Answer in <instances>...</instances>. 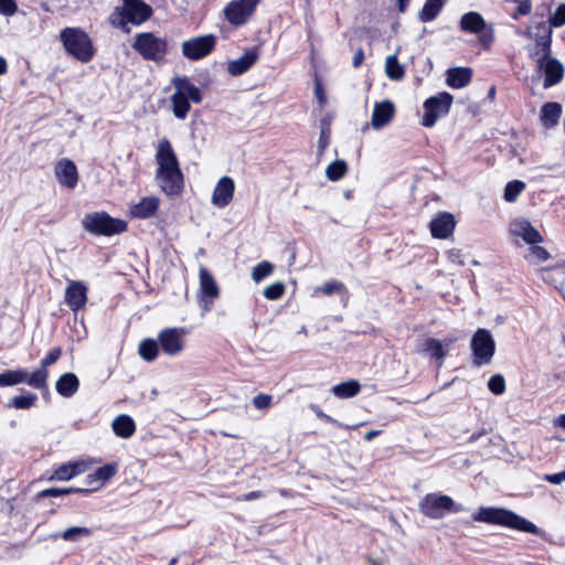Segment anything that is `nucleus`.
I'll return each instance as SVG.
<instances>
[{
	"instance_id": "nucleus-1",
	"label": "nucleus",
	"mask_w": 565,
	"mask_h": 565,
	"mask_svg": "<svg viewBox=\"0 0 565 565\" xmlns=\"http://www.w3.org/2000/svg\"><path fill=\"white\" fill-rule=\"evenodd\" d=\"M156 161L158 164L156 178L159 186L169 195L178 194L183 188V174L172 146L166 138L158 143Z\"/></svg>"
},
{
	"instance_id": "nucleus-2",
	"label": "nucleus",
	"mask_w": 565,
	"mask_h": 565,
	"mask_svg": "<svg viewBox=\"0 0 565 565\" xmlns=\"http://www.w3.org/2000/svg\"><path fill=\"white\" fill-rule=\"evenodd\" d=\"M472 519L478 522L508 526L522 532L540 535L539 527L514 512L501 508H480Z\"/></svg>"
},
{
	"instance_id": "nucleus-3",
	"label": "nucleus",
	"mask_w": 565,
	"mask_h": 565,
	"mask_svg": "<svg viewBox=\"0 0 565 565\" xmlns=\"http://www.w3.org/2000/svg\"><path fill=\"white\" fill-rule=\"evenodd\" d=\"M152 8L142 0H122V6L117 7L109 17L111 25L130 32L128 23L141 24L150 19Z\"/></svg>"
},
{
	"instance_id": "nucleus-4",
	"label": "nucleus",
	"mask_w": 565,
	"mask_h": 565,
	"mask_svg": "<svg viewBox=\"0 0 565 565\" xmlns=\"http://www.w3.org/2000/svg\"><path fill=\"white\" fill-rule=\"evenodd\" d=\"M65 51L83 63L89 62L95 54L88 34L79 28H65L60 33Z\"/></svg>"
},
{
	"instance_id": "nucleus-5",
	"label": "nucleus",
	"mask_w": 565,
	"mask_h": 565,
	"mask_svg": "<svg viewBox=\"0 0 565 565\" xmlns=\"http://www.w3.org/2000/svg\"><path fill=\"white\" fill-rule=\"evenodd\" d=\"M145 60L153 62H162L168 51L167 41L151 32H142L136 34L131 44Z\"/></svg>"
},
{
	"instance_id": "nucleus-6",
	"label": "nucleus",
	"mask_w": 565,
	"mask_h": 565,
	"mask_svg": "<svg viewBox=\"0 0 565 565\" xmlns=\"http://www.w3.org/2000/svg\"><path fill=\"white\" fill-rule=\"evenodd\" d=\"M82 224L87 232L106 236L122 233L127 228L126 222L119 218H113L105 212L86 214Z\"/></svg>"
},
{
	"instance_id": "nucleus-7",
	"label": "nucleus",
	"mask_w": 565,
	"mask_h": 565,
	"mask_svg": "<svg viewBox=\"0 0 565 565\" xmlns=\"http://www.w3.org/2000/svg\"><path fill=\"white\" fill-rule=\"evenodd\" d=\"M419 510L431 519H441L447 513L459 512L461 507L446 494L429 493L419 502Z\"/></svg>"
},
{
	"instance_id": "nucleus-8",
	"label": "nucleus",
	"mask_w": 565,
	"mask_h": 565,
	"mask_svg": "<svg viewBox=\"0 0 565 565\" xmlns=\"http://www.w3.org/2000/svg\"><path fill=\"white\" fill-rule=\"evenodd\" d=\"M470 347L473 354V365L481 366L491 362L495 343L489 330L478 329L472 335Z\"/></svg>"
},
{
	"instance_id": "nucleus-9",
	"label": "nucleus",
	"mask_w": 565,
	"mask_h": 565,
	"mask_svg": "<svg viewBox=\"0 0 565 565\" xmlns=\"http://www.w3.org/2000/svg\"><path fill=\"white\" fill-rule=\"evenodd\" d=\"M454 97L447 92L431 96L424 103L425 113L422 124L425 127H433L440 116L447 115L452 104Z\"/></svg>"
},
{
	"instance_id": "nucleus-10",
	"label": "nucleus",
	"mask_w": 565,
	"mask_h": 565,
	"mask_svg": "<svg viewBox=\"0 0 565 565\" xmlns=\"http://www.w3.org/2000/svg\"><path fill=\"white\" fill-rule=\"evenodd\" d=\"M509 235L518 246H520L521 243L533 245L543 242V236L541 233L532 225L529 220L524 217H518L510 222Z\"/></svg>"
},
{
	"instance_id": "nucleus-11",
	"label": "nucleus",
	"mask_w": 565,
	"mask_h": 565,
	"mask_svg": "<svg viewBox=\"0 0 565 565\" xmlns=\"http://www.w3.org/2000/svg\"><path fill=\"white\" fill-rule=\"evenodd\" d=\"M199 302L204 312L212 309L214 301L220 297V287L212 274L205 268H200Z\"/></svg>"
},
{
	"instance_id": "nucleus-12",
	"label": "nucleus",
	"mask_w": 565,
	"mask_h": 565,
	"mask_svg": "<svg viewBox=\"0 0 565 565\" xmlns=\"http://www.w3.org/2000/svg\"><path fill=\"white\" fill-rule=\"evenodd\" d=\"M215 43L213 34L192 38L182 43V54L192 61L200 60L213 51Z\"/></svg>"
},
{
	"instance_id": "nucleus-13",
	"label": "nucleus",
	"mask_w": 565,
	"mask_h": 565,
	"mask_svg": "<svg viewBox=\"0 0 565 565\" xmlns=\"http://www.w3.org/2000/svg\"><path fill=\"white\" fill-rule=\"evenodd\" d=\"M186 331L183 328H166L158 334L161 350L168 355H178L184 349V337Z\"/></svg>"
},
{
	"instance_id": "nucleus-14",
	"label": "nucleus",
	"mask_w": 565,
	"mask_h": 565,
	"mask_svg": "<svg viewBox=\"0 0 565 565\" xmlns=\"http://www.w3.org/2000/svg\"><path fill=\"white\" fill-rule=\"evenodd\" d=\"M259 0H234L224 8L225 19L233 25L244 24L253 14Z\"/></svg>"
},
{
	"instance_id": "nucleus-15",
	"label": "nucleus",
	"mask_w": 565,
	"mask_h": 565,
	"mask_svg": "<svg viewBox=\"0 0 565 565\" xmlns=\"http://www.w3.org/2000/svg\"><path fill=\"white\" fill-rule=\"evenodd\" d=\"M88 288L83 281L71 280L65 289L64 300L73 312L83 309L87 302Z\"/></svg>"
},
{
	"instance_id": "nucleus-16",
	"label": "nucleus",
	"mask_w": 565,
	"mask_h": 565,
	"mask_svg": "<svg viewBox=\"0 0 565 565\" xmlns=\"http://www.w3.org/2000/svg\"><path fill=\"white\" fill-rule=\"evenodd\" d=\"M536 63L537 67L544 73L543 86L545 88L554 86L563 79L564 67L558 60L550 56L546 60L537 58Z\"/></svg>"
},
{
	"instance_id": "nucleus-17",
	"label": "nucleus",
	"mask_w": 565,
	"mask_h": 565,
	"mask_svg": "<svg viewBox=\"0 0 565 565\" xmlns=\"http://www.w3.org/2000/svg\"><path fill=\"white\" fill-rule=\"evenodd\" d=\"M55 177L57 181L65 185L68 189H73L76 186L78 181V174L76 166L73 161L68 159L60 160L54 169Z\"/></svg>"
},
{
	"instance_id": "nucleus-18",
	"label": "nucleus",
	"mask_w": 565,
	"mask_h": 565,
	"mask_svg": "<svg viewBox=\"0 0 565 565\" xmlns=\"http://www.w3.org/2000/svg\"><path fill=\"white\" fill-rule=\"evenodd\" d=\"M234 190V181L230 177H222L213 191L212 203L218 207L228 205L233 199Z\"/></svg>"
},
{
	"instance_id": "nucleus-19",
	"label": "nucleus",
	"mask_w": 565,
	"mask_h": 565,
	"mask_svg": "<svg viewBox=\"0 0 565 565\" xmlns=\"http://www.w3.org/2000/svg\"><path fill=\"white\" fill-rule=\"evenodd\" d=\"M395 114L394 104L390 100H384L375 104L372 117L371 125L374 129H381L384 126L388 125L393 119Z\"/></svg>"
},
{
	"instance_id": "nucleus-20",
	"label": "nucleus",
	"mask_w": 565,
	"mask_h": 565,
	"mask_svg": "<svg viewBox=\"0 0 565 565\" xmlns=\"http://www.w3.org/2000/svg\"><path fill=\"white\" fill-rule=\"evenodd\" d=\"M455 218L450 213H440L430 222L431 235L437 238H447L455 230Z\"/></svg>"
},
{
	"instance_id": "nucleus-21",
	"label": "nucleus",
	"mask_w": 565,
	"mask_h": 565,
	"mask_svg": "<svg viewBox=\"0 0 565 565\" xmlns=\"http://www.w3.org/2000/svg\"><path fill=\"white\" fill-rule=\"evenodd\" d=\"M258 60V52L256 49L248 50L239 58L230 61L227 71L233 76H238L248 71Z\"/></svg>"
},
{
	"instance_id": "nucleus-22",
	"label": "nucleus",
	"mask_w": 565,
	"mask_h": 565,
	"mask_svg": "<svg viewBox=\"0 0 565 565\" xmlns=\"http://www.w3.org/2000/svg\"><path fill=\"white\" fill-rule=\"evenodd\" d=\"M562 105L556 102L545 103L540 113V121L546 129L554 128L561 118Z\"/></svg>"
},
{
	"instance_id": "nucleus-23",
	"label": "nucleus",
	"mask_w": 565,
	"mask_h": 565,
	"mask_svg": "<svg viewBox=\"0 0 565 565\" xmlns=\"http://www.w3.org/2000/svg\"><path fill=\"white\" fill-rule=\"evenodd\" d=\"M174 92L181 94L185 98L199 104L202 100L201 90L193 85L186 77H175L172 81Z\"/></svg>"
},
{
	"instance_id": "nucleus-24",
	"label": "nucleus",
	"mask_w": 565,
	"mask_h": 565,
	"mask_svg": "<svg viewBox=\"0 0 565 565\" xmlns=\"http://www.w3.org/2000/svg\"><path fill=\"white\" fill-rule=\"evenodd\" d=\"M446 82L452 88L467 86L472 77V70L469 67H454L447 71Z\"/></svg>"
},
{
	"instance_id": "nucleus-25",
	"label": "nucleus",
	"mask_w": 565,
	"mask_h": 565,
	"mask_svg": "<svg viewBox=\"0 0 565 565\" xmlns=\"http://www.w3.org/2000/svg\"><path fill=\"white\" fill-rule=\"evenodd\" d=\"M540 274L542 279L555 288L562 290L565 286V264H558L548 268H541Z\"/></svg>"
},
{
	"instance_id": "nucleus-26",
	"label": "nucleus",
	"mask_w": 565,
	"mask_h": 565,
	"mask_svg": "<svg viewBox=\"0 0 565 565\" xmlns=\"http://www.w3.org/2000/svg\"><path fill=\"white\" fill-rule=\"evenodd\" d=\"M459 25L462 31L473 34L481 33L487 28L482 15L475 11L465 13L460 19Z\"/></svg>"
},
{
	"instance_id": "nucleus-27",
	"label": "nucleus",
	"mask_w": 565,
	"mask_h": 565,
	"mask_svg": "<svg viewBox=\"0 0 565 565\" xmlns=\"http://www.w3.org/2000/svg\"><path fill=\"white\" fill-rule=\"evenodd\" d=\"M88 469V465L84 461H76L60 466L51 477L61 481L70 480L73 477L85 472Z\"/></svg>"
},
{
	"instance_id": "nucleus-28",
	"label": "nucleus",
	"mask_w": 565,
	"mask_h": 565,
	"mask_svg": "<svg viewBox=\"0 0 565 565\" xmlns=\"http://www.w3.org/2000/svg\"><path fill=\"white\" fill-rule=\"evenodd\" d=\"M159 200L154 196L143 198L138 204L131 207V215L138 218H148L156 214Z\"/></svg>"
},
{
	"instance_id": "nucleus-29",
	"label": "nucleus",
	"mask_w": 565,
	"mask_h": 565,
	"mask_svg": "<svg viewBox=\"0 0 565 565\" xmlns=\"http://www.w3.org/2000/svg\"><path fill=\"white\" fill-rule=\"evenodd\" d=\"M56 391L64 397L73 396L79 387V381L74 373H65L56 382Z\"/></svg>"
},
{
	"instance_id": "nucleus-30",
	"label": "nucleus",
	"mask_w": 565,
	"mask_h": 565,
	"mask_svg": "<svg viewBox=\"0 0 565 565\" xmlns=\"http://www.w3.org/2000/svg\"><path fill=\"white\" fill-rule=\"evenodd\" d=\"M114 433L121 438H129L136 430L132 418L128 415H119L113 420Z\"/></svg>"
},
{
	"instance_id": "nucleus-31",
	"label": "nucleus",
	"mask_w": 565,
	"mask_h": 565,
	"mask_svg": "<svg viewBox=\"0 0 565 565\" xmlns=\"http://www.w3.org/2000/svg\"><path fill=\"white\" fill-rule=\"evenodd\" d=\"M93 534L92 529L86 526H71L67 527L65 531H63L60 534H53L51 535L52 539L61 537L62 540L66 542H78L83 539H87Z\"/></svg>"
},
{
	"instance_id": "nucleus-32",
	"label": "nucleus",
	"mask_w": 565,
	"mask_h": 565,
	"mask_svg": "<svg viewBox=\"0 0 565 565\" xmlns=\"http://www.w3.org/2000/svg\"><path fill=\"white\" fill-rule=\"evenodd\" d=\"M445 3L446 0H427L418 13V19L422 22L433 21L440 13Z\"/></svg>"
},
{
	"instance_id": "nucleus-33",
	"label": "nucleus",
	"mask_w": 565,
	"mask_h": 565,
	"mask_svg": "<svg viewBox=\"0 0 565 565\" xmlns=\"http://www.w3.org/2000/svg\"><path fill=\"white\" fill-rule=\"evenodd\" d=\"M28 377V371L24 369L8 370L0 373V387L14 386L24 383Z\"/></svg>"
},
{
	"instance_id": "nucleus-34",
	"label": "nucleus",
	"mask_w": 565,
	"mask_h": 565,
	"mask_svg": "<svg viewBox=\"0 0 565 565\" xmlns=\"http://www.w3.org/2000/svg\"><path fill=\"white\" fill-rule=\"evenodd\" d=\"M361 385L355 380H350L332 387V393L339 398H349L360 392Z\"/></svg>"
},
{
	"instance_id": "nucleus-35",
	"label": "nucleus",
	"mask_w": 565,
	"mask_h": 565,
	"mask_svg": "<svg viewBox=\"0 0 565 565\" xmlns=\"http://www.w3.org/2000/svg\"><path fill=\"white\" fill-rule=\"evenodd\" d=\"M139 355L147 362H152L159 353V344L153 339H145L139 343Z\"/></svg>"
},
{
	"instance_id": "nucleus-36",
	"label": "nucleus",
	"mask_w": 565,
	"mask_h": 565,
	"mask_svg": "<svg viewBox=\"0 0 565 565\" xmlns=\"http://www.w3.org/2000/svg\"><path fill=\"white\" fill-rule=\"evenodd\" d=\"M116 471V465H105L103 467H99L94 473L88 475V484L93 486L94 482L104 484L106 481H108L110 478L115 476Z\"/></svg>"
},
{
	"instance_id": "nucleus-37",
	"label": "nucleus",
	"mask_w": 565,
	"mask_h": 565,
	"mask_svg": "<svg viewBox=\"0 0 565 565\" xmlns=\"http://www.w3.org/2000/svg\"><path fill=\"white\" fill-rule=\"evenodd\" d=\"M171 102L173 115L179 119H184L191 108L190 99L174 92Z\"/></svg>"
},
{
	"instance_id": "nucleus-38",
	"label": "nucleus",
	"mask_w": 565,
	"mask_h": 565,
	"mask_svg": "<svg viewBox=\"0 0 565 565\" xmlns=\"http://www.w3.org/2000/svg\"><path fill=\"white\" fill-rule=\"evenodd\" d=\"M551 254L539 244L530 245L524 254V258L530 264H540L550 259Z\"/></svg>"
},
{
	"instance_id": "nucleus-39",
	"label": "nucleus",
	"mask_w": 565,
	"mask_h": 565,
	"mask_svg": "<svg viewBox=\"0 0 565 565\" xmlns=\"http://www.w3.org/2000/svg\"><path fill=\"white\" fill-rule=\"evenodd\" d=\"M386 75L394 81H399L404 77V67L398 63L396 55H390L385 62Z\"/></svg>"
},
{
	"instance_id": "nucleus-40",
	"label": "nucleus",
	"mask_w": 565,
	"mask_h": 565,
	"mask_svg": "<svg viewBox=\"0 0 565 565\" xmlns=\"http://www.w3.org/2000/svg\"><path fill=\"white\" fill-rule=\"evenodd\" d=\"M47 375L49 372L44 367H40L36 371H34L32 374L28 373L26 381L24 383H28L33 388H45L46 382H47Z\"/></svg>"
},
{
	"instance_id": "nucleus-41",
	"label": "nucleus",
	"mask_w": 565,
	"mask_h": 565,
	"mask_svg": "<svg viewBox=\"0 0 565 565\" xmlns=\"http://www.w3.org/2000/svg\"><path fill=\"white\" fill-rule=\"evenodd\" d=\"M348 166L343 160H335L326 169L327 178L331 181H338L347 173Z\"/></svg>"
},
{
	"instance_id": "nucleus-42",
	"label": "nucleus",
	"mask_w": 565,
	"mask_h": 565,
	"mask_svg": "<svg viewBox=\"0 0 565 565\" xmlns=\"http://www.w3.org/2000/svg\"><path fill=\"white\" fill-rule=\"evenodd\" d=\"M38 401V396L33 393H29L26 395L22 396H14L10 403L8 404L9 407H14L17 409H30L35 405V402Z\"/></svg>"
},
{
	"instance_id": "nucleus-43",
	"label": "nucleus",
	"mask_w": 565,
	"mask_h": 565,
	"mask_svg": "<svg viewBox=\"0 0 565 565\" xmlns=\"http://www.w3.org/2000/svg\"><path fill=\"white\" fill-rule=\"evenodd\" d=\"M424 352H427L430 354V356L443 361L446 353L443 350L441 342L436 339H426L423 348Z\"/></svg>"
},
{
	"instance_id": "nucleus-44",
	"label": "nucleus",
	"mask_w": 565,
	"mask_h": 565,
	"mask_svg": "<svg viewBox=\"0 0 565 565\" xmlns=\"http://www.w3.org/2000/svg\"><path fill=\"white\" fill-rule=\"evenodd\" d=\"M551 33H552V31L548 30L547 34L545 36H542L536 41V45H535L536 51H535L534 55H537L539 56L537 58L546 60L547 57H550L551 42H552Z\"/></svg>"
},
{
	"instance_id": "nucleus-45",
	"label": "nucleus",
	"mask_w": 565,
	"mask_h": 565,
	"mask_svg": "<svg viewBox=\"0 0 565 565\" xmlns=\"http://www.w3.org/2000/svg\"><path fill=\"white\" fill-rule=\"evenodd\" d=\"M525 184L522 181L514 180L508 182L504 189V199L508 202H514L518 195L524 190Z\"/></svg>"
},
{
	"instance_id": "nucleus-46",
	"label": "nucleus",
	"mask_w": 565,
	"mask_h": 565,
	"mask_svg": "<svg viewBox=\"0 0 565 565\" xmlns=\"http://www.w3.org/2000/svg\"><path fill=\"white\" fill-rule=\"evenodd\" d=\"M274 270V266L268 262H262L253 268L252 278L255 282H259Z\"/></svg>"
},
{
	"instance_id": "nucleus-47",
	"label": "nucleus",
	"mask_w": 565,
	"mask_h": 565,
	"mask_svg": "<svg viewBox=\"0 0 565 565\" xmlns=\"http://www.w3.org/2000/svg\"><path fill=\"white\" fill-rule=\"evenodd\" d=\"M285 292V285L282 282H275L264 289V296L269 300H277L282 297Z\"/></svg>"
},
{
	"instance_id": "nucleus-48",
	"label": "nucleus",
	"mask_w": 565,
	"mask_h": 565,
	"mask_svg": "<svg viewBox=\"0 0 565 565\" xmlns=\"http://www.w3.org/2000/svg\"><path fill=\"white\" fill-rule=\"evenodd\" d=\"M488 387L492 393H494L497 395L504 393V391H505L504 377L500 374L492 375L488 382Z\"/></svg>"
},
{
	"instance_id": "nucleus-49",
	"label": "nucleus",
	"mask_w": 565,
	"mask_h": 565,
	"mask_svg": "<svg viewBox=\"0 0 565 565\" xmlns=\"http://www.w3.org/2000/svg\"><path fill=\"white\" fill-rule=\"evenodd\" d=\"M550 24L559 28L565 24V3L558 6L554 14L550 17Z\"/></svg>"
},
{
	"instance_id": "nucleus-50",
	"label": "nucleus",
	"mask_w": 565,
	"mask_h": 565,
	"mask_svg": "<svg viewBox=\"0 0 565 565\" xmlns=\"http://www.w3.org/2000/svg\"><path fill=\"white\" fill-rule=\"evenodd\" d=\"M84 491L83 489H75V488H63V489H60V488H50V489H45L43 490L40 495L41 497H57V495H62V494H68V493H72V492H82Z\"/></svg>"
},
{
	"instance_id": "nucleus-51",
	"label": "nucleus",
	"mask_w": 565,
	"mask_h": 565,
	"mask_svg": "<svg viewBox=\"0 0 565 565\" xmlns=\"http://www.w3.org/2000/svg\"><path fill=\"white\" fill-rule=\"evenodd\" d=\"M273 403V396L269 394H258L253 398V405L257 409H267Z\"/></svg>"
},
{
	"instance_id": "nucleus-52",
	"label": "nucleus",
	"mask_w": 565,
	"mask_h": 565,
	"mask_svg": "<svg viewBox=\"0 0 565 565\" xmlns=\"http://www.w3.org/2000/svg\"><path fill=\"white\" fill-rule=\"evenodd\" d=\"M18 11L14 0H0V13L3 15H13Z\"/></svg>"
},
{
	"instance_id": "nucleus-53",
	"label": "nucleus",
	"mask_w": 565,
	"mask_h": 565,
	"mask_svg": "<svg viewBox=\"0 0 565 565\" xmlns=\"http://www.w3.org/2000/svg\"><path fill=\"white\" fill-rule=\"evenodd\" d=\"M62 354V350L60 348L52 349L46 356L41 361V367L46 369L49 365L54 364Z\"/></svg>"
},
{
	"instance_id": "nucleus-54",
	"label": "nucleus",
	"mask_w": 565,
	"mask_h": 565,
	"mask_svg": "<svg viewBox=\"0 0 565 565\" xmlns=\"http://www.w3.org/2000/svg\"><path fill=\"white\" fill-rule=\"evenodd\" d=\"M344 285L342 282H339V281H329V282H326L321 288L320 290L327 295V296H330V295H333L335 292H339V291H342L344 290Z\"/></svg>"
},
{
	"instance_id": "nucleus-55",
	"label": "nucleus",
	"mask_w": 565,
	"mask_h": 565,
	"mask_svg": "<svg viewBox=\"0 0 565 565\" xmlns=\"http://www.w3.org/2000/svg\"><path fill=\"white\" fill-rule=\"evenodd\" d=\"M329 139H330V129L329 127H322L321 128V131H320V137H319V141H318V150L320 153H322L326 148L328 147L329 145Z\"/></svg>"
},
{
	"instance_id": "nucleus-56",
	"label": "nucleus",
	"mask_w": 565,
	"mask_h": 565,
	"mask_svg": "<svg viewBox=\"0 0 565 565\" xmlns=\"http://www.w3.org/2000/svg\"><path fill=\"white\" fill-rule=\"evenodd\" d=\"M478 34L482 45L489 47L494 39L493 28L491 25H487V28L481 33Z\"/></svg>"
},
{
	"instance_id": "nucleus-57",
	"label": "nucleus",
	"mask_w": 565,
	"mask_h": 565,
	"mask_svg": "<svg viewBox=\"0 0 565 565\" xmlns=\"http://www.w3.org/2000/svg\"><path fill=\"white\" fill-rule=\"evenodd\" d=\"M532 10V3L530 0H522L519 2L518 11L514 14V19L518 18V15H526Z\"/></svg>"
},
{
	"instance_id": "nucleus-58",
	"label": "nucleus",
	"mask_w": 565,
	"mask_h": 565,
	"mask_svg": "<svg viewBox=\"0 0 565 565\" xmlns=\"http://www.w3.org/2000/svg\"><path fill=\"white\" fill-rule=\"evenodd\" d=\"M544 480L553 484H559L565 481V470L553 475H545Z\"/></svg>"
},
{
	"instance_id": "nucleus-59",
	"label": "nucleus",
	"mask_w": 565,
	"mask_h": 565,
	"mask_svg": "<svg viewBox=\"0 0 565 565\" xmlns=\"http://www.w3.org/2000/svg\"><path fill=\"white\" fill-rule=\"evenodd\" d=\"M448 259L458 265H463L462 254L459 249H451L448 252Z\"/></svg>"
},
{
	"instance_id": "nucleus-60",
	"label": "nucleus",
	"mask_w": 565,
	"mask_h": 565,
	"mask_svg": "<svg viewBox=\"0 0 565 565\" xmlns=\"http://www.w3.org/2000/svg\"><path fill=\"white\" fill-rule=\"evenodd\" d=\"M315 94L321 105H323L327 102L326 94H324L322 85L319 81H316V83H315Z\"/></svg>"
},
{
	"instance_id": "nucleus-61",
	"label": "nucleus",
	"mask_w": 565,
	"mask_h": 565,
	"mask_svg": "<svg viewBox=\"0 0 565 565\" xmlns=\"http://www.w3.org/2000/svg\"><path fill=\"white\" fill-rule=\"evenodd\" d=\"M310 408L316 413V415H317L319 418H321V419H323V420H326V422H328V423H332V424H335V423H337V420H335V419H333V418H332V417H330L329 415L324 414V413H323V412H322V411H321L317 405L311 404V405H310Z\"/></svg>"
},
{
	"instance_id": "nucleus-62",
	"label": "nucleus",
	"mask_w": 565,
	"mask_h": 565,
	"mask_svg": "<svg viewBox=\"0 0 565 565\" xmlns=\"http://www.w3.org/2000/svg\"><path fill=\"white\" fill-rule=\"evenodd\" d=\"M263 497L260 491H250L242 497H238L236 500L238 501H252Z\"/></svg>"
},
{
	"instance_id": "nucleus-63",
	"label": "nucleus",
	"mask_w": 565,
	"mask_h": 565,
	"mask_svg": "<svg viewBox=\"0 0 565 565\" xmlns=\"http://www.w3.org/2000/svg\"><path fill=\"white\" fill-rule=\"evenodd\" d=\"M363 60H364V52L360 47L354 53L353 61H352L353 66L359 67L363 63Z\"/></svg>"
},
{
	"instance_id": "nucleus-64",
	"label": "nucleus",
	"mask_w": 565,
	"mask_h": 565,
	"mask_svg": "<svg viewBox=\"0 0 565 565\" xmlns=\"http://www.w3.org/2000/svg\"><path fill=\"white\" fill-rule=\"evenodd\" d=\"M555 425L562 427L565 429V414L558 416L556 419H555Z\"/></svg>"
}]
</instances>
